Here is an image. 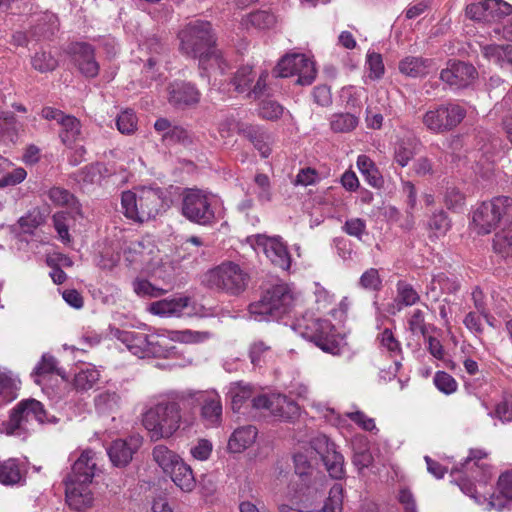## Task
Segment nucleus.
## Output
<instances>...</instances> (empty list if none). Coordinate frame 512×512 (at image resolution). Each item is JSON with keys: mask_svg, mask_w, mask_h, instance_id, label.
<instances>
[{"mask_svg": "<svg viewBox=\"0 0 512 512\" xmlns=\"http://www.w3.org/2000/svg\"><path fill=\"white\" fill-rule=\"evenodd\" d=\"M466 108L458 103L447 102L427 110L422 123L432 133L441 134L456 128L466 117Z\"/></svg>", "mask_w": 512, "mask_h": 512, "instance_id": "obj_10", "label": "nucleus"}, {"mask_svg": "<svg viewBox=\"0 0 512 512\" xmlns=\"http://www.w3.org/2000/svg\"><path fill=\"white\" fill-rule=\"evenodd\" d=\"M162 142L168 145L178 143L189 146L193 143V136L186 128L173 125L169 132L162 135Z\"/></svg>", "mask_w": 512, "mask_h": 512, "instance_id": "obj_43", "label": "nucleus"}, {"mask_svg": "<svg viewBox=\"0 0 512 512\" xmlns=\"http://www.w3.org/2000/svg\"><path fill=\"white\" fill-rule=\"evenodd\" d=\"M215 196L209 192L187 188L182 193L181 213L190 222L209 226L216 222Z\"/></svg>", "mask_w": 512, "mask_h": 512, "instance_id": "obj_8", "label": "nucleus"}, {"mask_svg": "<svg viewBox=\"0 0 512 512\" xmlns=\"http://www.w3.org/2000/svg\"><path fill=\"white\" fill-rule=\"evenodd\" d=\"M299 411L300 408L294 400L281 394L272 395L270 413L274 417L280 420L291 421L299 415Z\"/></svg>", "mask_w": 512, "mask_h": 512, "instance_id": "obj_25", "label": "nucleus"}, {"mask_svg": "<svg viewBox=\"0 0 512 512\" xmlns=\"http://www.w3.org/2000/svg\"><path fill=\"white\" fill-rule=\"evenodd\" d=\"M168 102L176 109H186L199 103L201 93L198 88L185 81H174L167 87Z\"/></svg>", "mask_w": 512, "mask_h": 512, "instance_id": "obj_18", "label": "nucleus"}, {"mask_svg": "<svg viewBox=\"0 0 512 512\" xmlns=\"http://www.w3.org/2000/svg\"><path fill=\"white\" fill-rule=\"evenodd\" d=\"M90 484L65 482V498L68 506L76 512H85L93 505Z\"/></svg>", "mask_w": 512, "mask_h": 512, "instance_id": "obj_21", "label": "nucleus"}, {"mask_svg": "<svg viewBox=\"0 0 512 512\" xmlns=\"http://www.w3.org/2000/svg\"><path fill=\"white\" fill-rule=\"evenodd\" d=\"M494 415L502 422H512V395H507L496 404Z\"/></svg>", "mask_w": 512, "mask_h": 512, "instance_id": "obj_60", "label": "nucleus"}, {"mask_svg": "<svg viewBox=\"0 0 512 512\" xmlns=\"http://www.w3.org/2000/svg\"><path fill=\"white\" fill-rule=\"evenodd\" d=\"M254 182L259 188L257 193L258 200L262 203L271 201L272 194L269 177L266 174L259 173L255 175Z\"/></svg>", "mask_w": 512, "mask_h": 512, "instance_id": "obj_62", "label": "nucleus"}, {"mask_svg": "<svg viewBox=\"0 0 512 512\" xmlns=\"http://www.w3.org/2000/svg\"><path fill=\"white\" fill-rule=\"evenodd\" d=\"M503 46L497 44L480 45V51L487 61L502 67Z\"/></svg>", "mask_w": 512, "mask_h": 512, "instance_id": "obj_61", "label": "nucleus"}, {"mask_svg": "<svg viewBox=\"0 0 512 512\" xmlns=\"http://www.w3.org/2000/svg\"><path fill=\"white\" fill-rule=\"evenodd\" d=\"M142 445V437L133 435L126 439H117L107 448V453L114 466L124 467L130 463L133 455Z\"/></svg>", "mask_w": 512, "mask_h": 512, "instance_id": "obj_19", "label": "nucleus"}, {"mask_svg": "<svg viewBox=\"0 0 512 512\" xmlns=\"http://www.w3.org/2000/svg\"><path fill=\"white\" fill-rule=\"evenodd\" d=\"M191 299L187 296L166 298L152 302L149 311L161 317H180L189 307Z\"/></svg>", "mask_w": 512, "mask_h": 512, "instance_id": "obj_23", "label": "nucleus"}, {"mask_svg": "<svg viewBox=\"0 0 512 512\" xmlns=\"http://www.w3.org/2000/svg\"><path fill=\"white\" fill-rule=\"evenodd\" d=\"M181 51L189 57L198 58L199 65L206 68L213 60L222 67L221 52L215 47V37L211 24L207 21L195 20L183 28L178 34Z\"/></svg>", "mask_w": 512, "mask_h": 512, "instance_id": "obj_1", "label": "nucleus"}, {"mask_svg": "<svg viewBox=\"0 0 512 512\" xmlns=\"http://www.w3.org/2000/svg\"><path fill=\"white\" fill-rule=\"evenodd\" d=\"M100 379V373L95 367H88L75 374L73 385L76 390L87 391Z\"/></svg>", "mask_w": 512, "mask_h": 512, "instance_id": "obj_39", "label": "nucleus"}, {"mask_svg": "<svg viewBox=\"0 0 512 512\" xmlns=\"http://www.w3.org/2000/svg\"><path fill=\"white\" fill-rule=\"evenodd\" d=\"M37 421L40 424L52 422L45 411L43 404L35 399L20 401L12 409L9 418L1 422L2 431L8 435L19 434L20 431L27 430V425L31 421Z\"/></svg>", "mask_w": 512, "mask_h": 512, "instance_id": "obj_9", "label": "nucleus"}, {"mask_svg": "<svg viewBox=\"0 0 512 512\" xmlns=\"http://www.w3.org/2000/svg\"><path fill=\"white\" fill-rule=\"evenodd\" d=\"M497 485L501 496L507 500H512V469L499 476Z\"/></svg>", "mask_w": 512, "mask_h": 512, "instance_id": "obj_64", "label": "nucleus"}, {"mask_svg": "<svg viewBox=\"0 0 512 512\" xmlns=\"http://www.w3.org/2000/svg\"><path fill=\"white\" fill-rule=\"evenodd\" d=\"M115 338L123 343L134 355L144 358L150 355L157 356L161 353V347L156 336H149L138 331L116 329L113 332Z\"/></svg>", "mask_w": 512, "mask_h": 512, "instance_id": "obj_13", "label": "nucleus"}, {"mask_svg": "<svg viewBox=\"0 0 512 512\" xmlns=\"http://www.w3.org/2000/svg\"><path fill=\"white\" fill-rule=\"evenodd\" d=\"M240 133L254 145L262 157L267 158L270 155L271 136L265 130L256 125H244Z\"/></svg>", "mask_w": 512, "mask_h": 512, "instance_id": "obj_26", "label": "nucleus"}, {"mask_svg": "<svg viewBox=\"0 0 512 512\" xmlns=\"http://www.w3.org/2000/svg\"><path fill=\"white\" fill-rule=\"evenodd\" d=\"M26 176L27 172L22 167L13 168L11 171L7 169L0 178V188L15 186L23 182Z\"/></svg>", "mask_w": 512, "mask_h": 512, "instance_id": "obj_57", "label": "nucleus"}, {"mask_svg": "<svg viewBox=\"0 0 512 512\" xmlns=\"http://www.w3.org/2000/svg\"><path fill=\"white\" fill-rule=\"evenodd\" d=\"M293 304L292 289L281 282L267 288L259 300L250 303L248 312L258 322L278 320L291 311Z\"/></svg>", "mask_w": 512, "mask_h": 512, "instance_id": "obj_4", "label": "nucleus"}, {"mask_svg": "<svg viewBox=\"0 0 512 512\" xmlns=\"http://www.w3.org/2000/svg\"><path fill=\"white\" fill-rule=\"evenodd\" d=\"M433 382L439 391L447 395L454 393L458 388L456 380L444 371L436 372Z\"/></svg>", "mask_w": 512, "mask_h": 512, "instance_id": "obj_53", "label": "nucleus"}, {"mask_svg": "<svg viewBox=\"0 0 512 512\" xmlns=\"http://www.w3.org/2000/svg\"><path fill=\"white\" fill-rule=\"evenodd\" d=\"M436 280L438 281V286L442 294H453L456 293L460 288L459 281L456 277H450L443 272L436 274Z\"/></svg>", "mask_w": 512, "mask_h": 512, "instance_id": "obj_63", "label": "nucleus"}, {"mask_svg": "<svg viewBox=\"0 0 512 512\" xmlns=\"http://www.w3.org/2000/svg\"><path fill=\"white\" fill-rule=\"evenodd\" d=\"M33 68L41 73L50 72L56 69L58 61L46 51L37 52L31 60Z\"/></svg>", "mask_w": 512, "mask_h": 512, "instance_id": "obj_46", "label": "nucleus"}, {"mask_svg": "<svg viewBox=\"0 0 512 512\" xmlns=\"http://www.w3.org/2000/svg\"><path fill=\"white\" fill-rule=\"evenodd\" d=\"M382 285L379 272L375 268L366 270L359 279V286L365 290L378 291Z\"/></svg>", "mask_w": 512, "mask_h": 512, "instance_id": "obj_55", "label": "nucleus"}, {"mask_svg": "<svg viewBox=\"0 0 512 512\" xmlns=\"http://www.w3.org/2000/svg\"><path fill=\"white\" fill-rule=\"evenodd\" d=\"M94 404L99 413L114 412L121 406V397L117 392L107 390L95 397Z\"/></svg>", "mask_w": 512, "mask_h": 512, "instance_id": "obj_35", "label": "nucleus"}, {"mask_svg": "<svg viewBox=\"0 0 512 512\" xmlns=\"http://www.w3.org/2000/svg\"><path fill=\"white\" fill-rule=\"evenodd\" d=\"M476 68L463 61H449L440 72V80L451 89L459 90L470 86L477 78Z\"/></svg>", "mask_w": 512, "mask_h": 512, "instance_id": "obj_15", "label": "nucleus"}, {"mask_svg": "<svg viewBox=\"0 0 512 512\" xmlns=\"http://www.w3.org/2000/svg\"><path fill=\"white\" fill-rule=\"evenodd\" d=\"M228 394L231 398L233 411L238 412L242 406L251 399L253 391L249 384L236 382L231 384Z\"/></svg>", "mask_w": 512, "mask_h": 512, "instance_id": "obj_34", "label": "nucleus"}, {"mask_svg": "<svg viewBox=\"0 0 512 512\" xmlns=\"http://www.w3.org/2000/svg\"><path fill=\"white\" fill-rule=\"evenodd\" d=\"M21 129L22 124L13 113L0 112V139L16 142Z\"/></svg>", "mask_w": 512, "mask_h": 512, "instance_id": "obj_31", "label": "nucleus"}, {"mask_svg": "<svg viewBox=\"0 0 512 512\" xmlns=\"http://www.w3.org/2000/svg\"><path fill=\"white\" fill-rule=\"evenodd\" d=\"M493 249L502 257H512V216L493 239Z\"/></svg>", "mask_w": 512, "mask_h": 512, "instance_id": "obj_30", "label": "nucleus"}, {"mask_svg": "<svg viewBox=\"0 0 512 512\" xmlns=\"http://www.w3.org/2000/svg\"><path fill=\"white\" fill-rule=\"evenodd\" d=\"M60 125L59 136L66 146L71 147L81 139V123L76 117L66 115L62 117Z\"/></svg>", "mask_w": 512, "mask_h": 512, "instance_id": "obj_29", "label": "nucleus"}, {"mask_svg": "<svg viewBox=\"0 0 512 512\" xmlns=\"http://www.w3.org/2000/svg\"><path fill=\"white\" fill-rule=\"evenodd\" d=\"M366 64L369 70V77L371 79H379L384 74V64L382 56L376 52H369L367 54Z\"/></svg>", "mask_w": 512, "mask_h": 512, "instance_id": "obj_58", "label": "nucleus"}, {"mask_svg": "<svg viewBox=\"0 0 512 512\" xmlns=\"http://www.w3.org/2000/svg\"><path fill=\"white\" fill-rule=\"evenodd\" d=\"M100 178L101 165L98 163L86 165L76 173V180L85 185L97 183Z\"/></svg>", "mask_w": 512, "mask_h": 512, "instance_id": "obj_51", "label": "nucleus"}, {"mask_svg": "<svg viewBox=\"0 0 512 512\" xmlns=\"http://www.w3.org/2000/svg\"><path fill=\"white\" fill-rule=\"evenodd\" d=\"M407 323L408 329L413 335H420L424 338L428 336L430 325L425 322V315L422 310H413Z\"/></svg>", "mask_w": 512, "mask_h": 512, "instance_id": "obj_45", "label": "nucleus"}, {"mask_svg": "<svg viewBox=\"0 0 512 512\" xmlns=\"http://www.w3.org/2000/svg\"><path fill=\"white\" fill-rule=\"evenodd\" d=\"M295 329L299 335L313 342L323 352L340 355L343 350V338L336 333L329 320L303 317L297 321Z\"/></svg>", "mask_w": 512, "mask_h": 512, "instance_id": "obj_5", "label": "nucleus"}, {"mask_svg": "<svg viewBox=\"0 0 512 512\" xmlns=\"http://www.w3.org/2000/svg\"><path fill=\"white\" fill-rule=\"evenodd\" d=\"M56 373L60 376H63L62 369L57 368V360L51 354L45 353L42 355L41 360L35 366L33 372L31 373V377L33 378L36 384H41V378Z\"/></svg>", "mask_w": 512, "mask_h": 512, "instance_id": "obj_33", "label": "nucleus"}, {"mask_svg": "<svg viewBox=\"0 0 512 512\" xmlns=\"http://www.w3.org/2000/svg\"><path fill=\"white\" fill-rule=\"evenodd\" d=\"M95 469L94 453L91 450H86L74 462L72 471L68 474L65 482L91 484Z\"/></svg>", "mask_w": 512, "mask_h": 512, "instance_id": "obj_22", "label": "nucleus"}, {"mask_svg": "<svg viewBox=\"0 0 512 512\" xmlns=\"http://www.w3.org/2000/svg\"><path fill=\"white\" fill-rule=\"evenodd\" d=\"M398 67L402 74L412 78L424 77L436 70L435 62L432 59L420 56H407L399 62Z\"/></svg>", "mask_w": 512, "mask_h": 512, "instance_id": "obj_24", "label": "nucleus"}, {"mask_svg": "<svg viewBox=\"0 0 512 512\" xmlns=\"http://www.w3.org/2000/svg\"><path fill=\"white\" fill-rule=\"evenodd\" d=\"M429 229L436 237L443 236L450 228V221L444 211L434 213L428 222Z\"/></svg>", "mask_w": 512, "mask_h": 512, "instance_id": "obj_54", "label": "nucleus"}, {"mask_svg": "<svg viewBox=\"0 0 512 512\" xmlns=\"http://www.w3.org/2000/svg\"><path fill=\"white\" fill-rule=\"evenodd\" d=\"M314 62L304 54H288L282 57L273 70L275 77L288 78L297 76L296 84L311 85L316 78Z\"/></svg>", "mask_w": 512, "mask_h": 512, "instance_id": "obj_11", "label": "nucleus"}, {"mask_svg": "<svg viewBox=\"0 0 512 512\" xmlns=\"http://www.w3.org/2000/svg\"><path fill=\"white\" fill-rule=\"evenodd\" d=\"M343 503V487L341 484H334L330 491L327 500L325 501L321 510L318 511H302L301 512H341Z\"/></svg>", "mask_w": 512, "mask_h": 512, "instance_id": "obj_42", "label": "nucleus"}, {"mask_svg": "<svg viewBox=\"0 0 512 512\" xmlns=\"http://www.w3.org/2000/svg\"><path fill=\"white\" fill-rule=\"evenodd\" d=\"M257 436V429L248 425L237 428L230 436L228 449L233 453H240L254 443Z\"/></svg>", "mask_w": 512, "mask_h": 512, "instance_id": "obj_27", "label": "nucleus"}, {"mask_svg": "<svg viewBox=\"0 0 512 512\" xmlns=\"http://www.w3.org/2000/svg\"><path fill=\"white\" fill-rule=\"evenodd\" d=\"M154 461L162 468L164 473H168L180 461V457L168 449L164 445H157L154 447L153 452Z\"/></svg>", "mask_w": 512, "mask_h": 512, "instance_id": "obj_36", "label": "nucleus"}, {"mask_svg": "<svg viewBox=\"0 0 512 512\" xmlns=\"http://www.w3.org/2000/svg\"><path fill=\"white\" fill-rule=\"evenodd\" d=\"M74 64L86 78H95L99 74L100 65L95 58L94 47L86 42H73L68 47Z\"/></svg>", "mask_w": 512, "mask_h": 512, "instance_id": "obj_17", "label": "nucleus"}, {"mask_svg": "<svg viewBox=\"0 0 512 512\" xmlns=\"http://www.w3.org/2000/svg\"><path fill=\"white\" fill-rule=\"evenodd\" d=\"M17 381L10 372L0 371V406L13 401L17 397Z\"/></svg>", "mask_w": 512, "mask_h": 512, "instance_id": "obj_40", "label": "nucleus"}, {"mask_svg": "<svg viewBox=\"0 0 512 512\" xmlns=\"http://www.w3.org/2000/svg\"><path fill=\"white\" fill-rule=\"evenodd\" d=\"M255 249L262 250L273 265L282 270H288L291 266V255L287 245L280 237L255 236Z\"/></svg>", "mask_w": 512, "mask_h": 512, "instance_id": "obj_16", "label": "nucleus"}, {"mask_svg": "<svg viewBox=\"0 0 512 512\" xmlns=\"http://www.w3.org/2000/svg\"><path fill=\"white\" fill-rule=\"evenodd\" d=\"M512 217V199L507 196L494 197L481 203L472 216V228L477 234H489L498 223L503 224Z\"/></svg>", "mask_w": 512, "mask_h": 512, "instance_id": "obj_7", "label": "nucleus"}, {"mask_svg": "<svg viewBox=\"0 0 512 512\" xmlns=\"http://www.w3.org/2000/svg\"><path fill=\"white\" fill-rule=\"evenodd\" d=\"M357 167L366 181L375 188L383 186L384 180L374 162L366 155L357 158Z\"/></svg>", "mask_w": 512, "mask_h": 512, "instance_id": "obj_32", "label": "nucleus"}, {"mask_svg": "<svg viewBox=\"0 0 512 512\" xmlns=\"http://www.w3.org/2000/svg\"><path fill=\"white\" fill-rule=\"evenodd\" d=\"M284 108L273 100H264L259 108V115L267 120H277L283 114Z\"/></svg>", "mask_w": 512, "mask_h": 512, "instance_id": "obj_56", "label": "nucleus"}, {"mask_svg": "<svg viewBox=\"0 0 512 512\" xmlns=\"http://www.w3.org/2000/svg\"><path fill=\"white\" fill-rule=\"evenodd\" d=\"M396 291V302L399 305L398 310L401 309V306H412L420 301L419 293L411 284L405 281L400 280L397 282Z\"/></svg>", "mask_w": 512, "mask_h": 512, "instance_id": "obj_38", "label": "nucleus"}, {"mask_svg": "<svg viewBox=\"0 0 512 512\" xmlns=\"http://www.w3.org/2000/svg\"><path fill=\"white\" fill-rule=\"evenodd\" d=\"M358 118L350 113H337L332 115L330 127L336 133H347L356 128Z\"/></svg>", "mask_w": 512, "mask_h": 512, "instance_id": "obj_41", "label": "nucleus"}, {"mask_svg": "<svg viewBox=\"0 0 512 512\" xmlns=\"http://www.w3.org/2000/svg\"><path fill=\"white\" fill-rule=\"evenodd\" d=\"M180 401L192 400L201 406L200 416L206 427H217L222 421L221 397L215 390H187L178 395Z\"/></svg>", "mask_w": 512, "mask_h": 512, "instance_id": "obj_12", "label": "nucleus"}, {"mask_svg": "<svg viewBox=\"0 0 512 512\" xmlns=\"http://www.w3.org/2000/svg\"><path fill=\"white\" fill-rule=\"evenodd\" d=\"M249 275L236 263L226 261L205 274L208 287L231 296L243 293L249 282Z\"/></svg>", "mask_w": 512, "mask_h": 512, "instance_id": "obj_6", "label": "nucleus"}, {"mask_svg": "<svg viewBox=\"0 0 512 512\" xmlns=\"http://www.w3.org/2000/svg\"><path fill=\"white\" fill-rule=\"evenodd\" d=\"M486 458L487 453L485 451L481 449H471L465 461L459 466H456L452 470V474L459 472L475 480L486 481L490 476V467L483 462Z\"/></svg>", "mask_w": 512, "mask_h": 512, "instance_id": "obj_20", "label": "nucleus"}, {"mask_svg": "<svg viewBox=\"0 0 512 512\" xmlns=\"http://www.w3.org/2000/svg\"><path fill=\"white\" fill-rule=\"evenodd\" d=\"M172 481L183 491H191L195 486L192 469L182 459L168 473Z\"/></svg>", "mask_w": 512, "mask_h": 512, "instance_id": "obj_28", "label": "nucleus"}, {"mask_svg": "<svg viewBox=\"0 0 512 512\" xmlns=\"http://www.w3.org/2000/svg\"><path fill=\"white\" fill-rule=\"evenodd\" d=\"M272 346L264 340H256L249 347V357L251 363L255 366L260 365L266 360L271 352Z\"/></svg>", "mask_w": 512, "mask_h": 512, "instance_id": "obj_48", "label": "nucleus"}, {"mask_svg": "<svg viewBox=\"0 0 512 512\" xmlns=\"http://www.w3.org/2000/svg\"><path fill=\"white\" fill-rule=\"evenodd\" d=\"M248 23L258 29H269L276 22L275 16L268 11H255L248 15Z\"/></svg>", "mask_w": 512, "mask_h": 512, "instance_id": "obj_52", "label": "nucleus"}, {"mask_svg": "<svg viewBox=\"0 0 512 512\" xmlns=\"http://www.w3.org/2000/svg\"><path fill=\"white\" fill-rule=\"evenodd\" d=\"M255 79V74L252 67L243 66L237 70L232 80L235 90L238 93H245L249 91L252 82Z\"/></svg>", "mask_w": 512, "mask_h": 512, "instance_id": "obj_44", "label": "nucleus"}, {"mask_svg": "<svg viewBox=\"0 0 512 512\" xmlns=\"http://www.w3.org/2000/svg\"><path fill=\"white\" fill-rule=\"evenodd\" d=\"M466 16L472 20L490 21V0L469 4L466 7Z\"/></svg>", "mask_w": 512, "mask_h": 512, "instance_id": "obj_49", "label": "nucleus"}, {"mask_svg": "<svg viewBox=\"0 0 512 512\" xmlns=\"http://www.w3.org/2000/svg\"><path fill=\"white\" fill-rule=\"evenodd\" d=\"M116 126L122 134H133L137 129V117L132 110H124L116 119Z\"/></svg>", "mask_w": 512, "mask_h": 512, "instance_id": "obj_50", "label": "nucleus"}, {"mask_svg": "<svg viewBox=\"0 0 512 512\" xmlns=\"http://www.w3.org/2000/svg\"><path fill=\"white\" fill-rule=\"evenodd\" d=\"M415 155L412 142L401 140L396 144L394 150V161L401 167H406Z\"/></svg>", "mask_w": 512, "mask_h": 512, "instance_id": "obj_47", "label": "nucleus"}, {"mask_svg": "<svg viewBox=\"0 0 512 512\" xmlns=\"http://www.w3.org/2000/svg\"><path fill=\"white\" fill-rule=\"evenodd\" d=\"M310 445L311 449L320 456L329 475L334 479H342L345 475L344 457L336 451V445L323 434L315 436Z\"/></svg>", "mask_w": 512, "mask_h": 512, "instance_id": "obj_14", "label": "nucleus"}, {"mask_svg": "<svg viewBox=\"0 0 512 512\" xmlns=\"http://www.w3.org/2000/svg\"><path fill=\"white\" fill-rule=\"evenodd\" d=\"M121 206L125 217L143 223L155 218L164 208L163 192L159 188L150 187L124 191Z\"/></svg>", "mask_w": 512, "mask_h": 512, "instance_id": "obj_3", "label": "nucleus"}, {"mask_svg": "<svg viewBox=\"0 0 512 512\" xmlns=\"http://www.w3.org/2000/svg\"><path fill=\"white\" fill-rule=\"evenodd\" d=\"M342 229L346 234L361 240L366 234V222L361 218H351L346 220Z\"/></svg>", "mask_w": 512, "mask_h": 512, "instance_id": "obj_59", "label": "nucleus"}, {"mask_svg": "<svg viewBox=\"0 0 512 512\" xmlns=\"http://www.w3.org/2000/svg\"><path fill=\"white\" fill-rule=\"evenodd\" d=\"M179 399H164L142 414V424L152 441L168 439L180 428L183 421Z\"/></svg>", "mask_w": 512, "mask_h": 512, "instance_id": "obj_2", "label": "nucleus"}, {"mask_svg": "<svg viewBox=\"0 0 512 512\" xmlns=\"http://www.w3.org/2000/svg\"><path fill=\"white\" fill-rule=\"evenodd\" d=\"M21 471L17 459L10 458L0 461V483L14 485L21 480Z\"/></svg>", "mask_w": 512, "mask_h": 512, "instance_id": "obj_37", "label": "nucleus"}]
</instances>
